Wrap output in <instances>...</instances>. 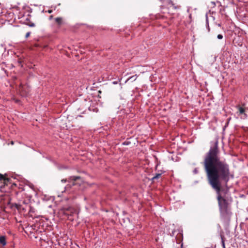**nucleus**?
<instances>
[{
  "mask_svg": "<svg viewBox=\"0 0 248 248\" xmlns=\"http://www.w3.org/2000/svg\"><path fill=\"white\" fill-rule=\"evenodd\" d=\"M29 214H30V216L31 217H33L32 214L35 212V209L30 205L29 206Z\"/></svg>",
  "mask_w": 248,
  "mask_h": 248,
  "instance_id": "14",
  "label": "nucleus"
},
{
  "mask_svg": "<svg viewBox=\"0 0 248 248\" xmlns=\"http://www.w3.org/2000/svg\"><path fill=\"white\" fill-rule=\"evenodd\" d=\"M0 184H2L0 186L1 188L8 186L13 189L17 186V185L15 183L12 182L11 178L9 177L7 174L0 173Z\"/></svg>",
  "mask_w": 248,
  "mask_h": 248,
  "instance_id": "2",
  "label": "nucleus"
},
{
  "mask_svg": "<svg viewBox=\"0 0 248 248\" xmlns=\"http://www.w3.org/2000/svg\"><path fill=\"white\" fill-rule=\"evenodd\" d=\"M11 144L13 145V144H14V141H12L11 142Z\"/></svg>",
  "mask_w": 248,
  "mask_h": 248,
  "instance_id": "28",
  "label": "nucleus"
},
{
  "mask_svg": "<svg viewBox=\"0 0 248 248\" xmlns=\"http://www.w3.org/2000/svg\"><path fill=\"white\" fill-rule=\"evenodd\" d=\"M0 244L3 246H4L6 244V238L4 236H0Z\"/></svg>",
  "mask_w": 248,
  "mask_h": 248,
  "instance_id": "13",
  "label": "nucleus"
},
{
  "mask_svg": "<svg viewBox=\"0 0 248 248\" xmlns=\"http://www.w3.org/2000/svg\"><path fill=\"white\" fill-rule=\"evenodd\" d=\"M62 182H66V179H62Z\"/></svg>",
  "mask_w": 248,
  "mask_h": 248,
  "instance_id": "22",
  "label": "nucleus"
},
{
  "mask_svg": "<svg viewBox=\"0 0 248 248\" xmlns=\"http://www.w3.org/2000/svg\"><path fill=\"white\" fill-rule=\"evenodd\" d=\"M113 84H115L117 83V81H114L113 82Z\"/></svg>",
  "mask_w": 248,
  "mask_h": 248,
  "instance_id": "26",
  "label": "nucleus"
},
{
  "mask_svg": "<svg viewBox=\"0 0 248 248\" xmlns=\"http://www.w3.org/2000/svg\"><path fill=\"white\" fill-rule=\"evenodd\" d=\"M76 213V210L71 206L63 207L59 210V214L60 215L64 216L70 220H73L74 219L72 217Z\"/></svg>",
  "mask_w": 248,
  "mask_h": 248,
  "instance_id": "3",
  "label": "nucleus"
},
{
  "mask_svg": "<svg viewBox=\"0 0 248 248\" xmlns=\"http://www.w3.org/2000/svg\"><path fill=\"white\" fill-rule=\"evenodd\" d=\"M124 145H128V142H124V143H123Z\"/></svg>",
  "mask_w": 248,
  "mask_h": 248,
  "instance_id": "23",
  "label": "nucleus"
},
{
  "mask_svg": "<svg viewBox=\"0 0 248 248\" xmlns=\"http://www.w3.org/2000/svg\"><path fill=\"white\" fill-rule=\"evenodd\" d=\"M55 23L57 24L58 26L60 27L62 24H63V18L61 17H58L55 18Z\"/></svg>",
  "mask_w": 248,
  "mask_h": 248,
  "instance_id": "9",
  "label": "nucleus"
},
{
  "mask_svg": "<svg viewBox=\"0 0 248 248\" xmlns=\"http://www.w3.org/2000/svg\"><path fill=\"white\" fill-rule=\"evenodd\" d=\"M220 217L225 222H229L230 220L232 213L231 208L219 210Z\"/></svg>",
  "mask_w": 248,
  "mask_h": 248,
  "instance_id": "6",
  "label": "nucleus"
},
{
  "mask_svg": "<svg viewBox=\"0 0 248 248\" xmlns=\"http://www.w3.org/2000/svg\"><path fill=\"white\" fill-rule=\"evenodd\" d=\"M18 18L20 19L19 22L21 23L26 24L31 27L35 26V24L31 21V15L29 14L23 15L21 13H20L18 15Z\"/></svg>",
  "mask_w": 248,
  "mask_h": 248,
  "instance_id": "4",
  "label": "nucleus"
},
{
  "mask_svg": "<svg viewBox=\"0 0 248 248\" xmlns=\"http://www.w3.org/2000/svg\"><path fill=\"white\" fill-rule=\"evenodd\" d=\"M0 65L1 66V69L5 72V73L6 74L7 73V70L5 69V67H6L5 62H2V63H0Z\"/></svg>",
  "mask_w": 248,
  "mask_h": 248,
  "instance_id": "15",
  "label": "nucleus"
},
{
  "mask_svg": "<svg viewBox=\"0 0 248 248\" xmlns=\"http://www.w3.org/2000/svg\"><path fill=\"white\" fill-rule=\"evenodd\" d=\"M245 106V103L242 104V107L240 106V105H237L236 106V108L238 110V112L239 113V114L240 115L244 114V115H246V114L245 113V109L243 108Z\"/></svg>",
  "mask_w": 248,
  "mask_h": 248,
  "instance_id": "8",
  "label": "nucleus"
},
{
  "mask_svg": "<svg viewBox=\"0 0 248 248\" xmlns=\"http://www.w3.org/2000/svg\"><path fill=\"white\" fill-rule=\"evenodd\" d=\"M137 78L136 75L133 76H131L128 78V80L135 81Z\"/></svg>",
  "mask_w": 248,
  "mask_h": 248,
  "instance_id": "17",
  "label": "nucleus"
},
{
  "mask_svg": "<svg viewBox=\"0 0 248 248\" xmlns=\"http://www.w3.org/2000/svg\"><path fill=\"white\" fill-rule=\"evenodd\" d=\"M52 12L51 10H48V13H51Z\"/></svg>",
  "mask_w": 248,
  "mask_h": 248,
  "instance_id": "24",
  "label": "nucleus"
},
{
  "mask_svg": "<svg viewBox=\"0 0 248 248\" xmlns=\"http://www.w3.org/2000/svg\"><path fill=\"white\" fill-rule=\"evenodd\" d=\"M217 38L218 39H222L223 38V35H221V34H218L217 35Z\"/></svg>",
  "mask_w": 248,
  "mask_h": 248,
  "instance_id": "18",
  "label": "nucleus"
},
{
  "mask_svg": "<svg viewBox=\"0 0 248 248\" xmlns=\"http://www.w3.org/2000/svg\"><path fill=\"white\" fill-rule=\"evenodd\" d=\"M218 26L219 27H220V26H221V24H218Z\"/></svg>",
  "mask_w": 248,
  "mask_h": 248,
  "instance_id": "29",
  "label": "nucleus"
},
{
  "mask_svg": "<svg viewBox=\"0 0 248 248\" xmlns=\"http://www.w3.org/2000/svg\"><path fill=\"white\" fill-rule=\"evenodd\" d=\"M220 237H221V244H222V246L223 247V248H225V238H224V236L222 234H221L220 235Z\"/></svg>",
  "mask_w": 248,
  "mask_h": 248,
  "instance_id": "16",
  "label": "nucleus"
},
{
  "mask_svg": "<svg viewBox=\"0 0 248 248\" xmlns=\"http://www.w3.org/2000/svg\"><path fill=\"white\" fill-rule=\"evenodd\" d=\"M218 142L216 140L205 154L202 164L208 184L215 190L219 210L231 208L230 203L221 194L222 184L228 183L231 175V169L227 160L220 156Z\"/></svg>",
  "mask_w": 248,
  "mask_h": 248,
  "instance_id": "1",
  "label": "nucleus"
},
{
  "mask_svg": "<svg viewBox=\"0 0 248 248\" xmlns=\"http://www.w3.org/2000/svg\"><path fill=\"white\" fill-rule=\"evenodd\" d=\"M206 21H207V23H208V20H207V18L206 19ZM208 31H210V29H209V25H208Z\"/></svg>",
  "mask_w": 248,
  "mask_h": 248,
  "instance_id": "21",
  "label": "nucleus"
},
{
  "mask_svg": "<svg viewBox=\"0 0 248 248\" xmlns=\"http://www.w3.org/2000/svg\"><path fill=\"white\" fill-rule=\"evenodd\" d=\"M183 243L181 244V248H183Z\"/></svg>",
  "mask_w": 248,
  "mask_h": 248,
  "instance_id": "27",
  "label": "nucleus"
},
{
  "mask_svg": "<svg viewBox=\"0 0 248 248\" xmlns=\"http://www.w3.org/2000/svg\"><path fill=\"white\" fill-rule=\"evenodd\" d=\"M15 193L17 195L18 194V193L16 191Z\"/></svg>",
  "mask_w": 248,
  "mask_h": 248,
  "instance_id": "30",
  "label": "nucleus"
},
{
  "mask_svg": "<svg viewBox=\"0 0 248 248\" xmlns=\"http://www.w3.org/2000/svg\"><path fill=\"white\" fill-rule=\"evenodd\" d=\"M183 234L179 232L175 237L176 243L178 244L180 243L183 240Z\"/></svg>",
  "mask_w": 248,
  "mask_h": 248,
  "instance_id": "10",
  "label": "nucleus"
},
{
  "mask_svg": "<svg viewBox=\"0 0 248 248\" xmlns=\"http://www.w3.org/2000/svg\"><path fill=\"white\" fill-rule=\"evenodd\" d=\"M52 17H53V16H49V19H52Z\"/></svg>",
  "mask_w": 248,
  "mask_h": 248,
  "instance_id": "25",
  "label": "nucleus"
},
{
  "mask_svg": "<svg viewBox=\"0 0 248 248\" xmlns=\"http://www.w3.org/2000/svg\"><path fill=\"white\" fill-rule=\"evenodd\" d=\"M164 172V171L160 170V172L157 173L152 178L151 180L152 182H155V180L159 178L161 175Z\"/></svg>",
  "mask_w": 248,
  "mask_h": 248,
  "instance_id": "11",
  "label": "nucleus"
},
{
  "mask_svg": "<svg viewBox=\"0 0 248 248\" xmlns=\"http://www.w3.org/2000/svg\"><path fill=\"white\" fill-rule=\"evenodd\" d=\"M23 204H27V202H26L25 200H18V202H14L12 203L10 202H8V204L10 205L11 208L15 207L18 211H23L25 212L26 211V208L27 207V205L26 207L23 206Z\"/></svg>",
  "mask_w": 248,
  "mask_h": 248,
  "instance_id": "5",
  "label": "nucleus"
},
{
  "mask_svg": "<svg viewBox=\"0 0 248 248\" xmlns=\"http://www.w3.org/2000/svg\"><path fill=\"white\" fill-rule=\"evenodd\" d=\"M30 32H28L25 35V37L27 38L30 36Z\"/></svg>",
  "mask_w": 248,
  "mask_h": 248,
  "instance_id": "19",
  "label": "nucleus"
},
{
  "mask_svg": "<svg viewBox=\"0 0 248 248\" xmlns=\"http://www.w3.org/2000/svg\"><path fill=\"white\" fill-rule=\"evenodd\" d=\"M19 91L20 92L21 95L23 96H25L27 95L28 91H26L24 86L20 84L19 87Z\"/></svg>",
  "mask_w": 248,
  "mask_h": 248,
  "instance_id": "7",
  "label": "nucleus"
},
{
  "mask_svg": "<svg viewBox=\"0 0 248 248\" xmlns=\"http://www.w3.org/2000/svg\"><path fill=\"white\" fill-rule=\"evenodd\" d=\"M80 178L81 177L80 176H71L69 178V180L73 181V185H74V182Z\"/></svg>",
  "mask_w": 248,
  "mask_h": 248,
  "instance_id": "12",
  "label": "nucleus"
},
{
  "mask_svg": "<svg viewBox=\"0 0 248 248\" xmlns=\"http://www.w3.org/2000/svg\"><path fill=\"white\" fill-rule=\"evenodd\" d=\"M194 173H198V170H197V169H195L194 170Z\"/></svg>",
  "mask_w": 248,
  "mask_h": 248,
  "instance_id": "20",
  "label": "nucleus"
}]
</instances>
